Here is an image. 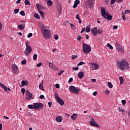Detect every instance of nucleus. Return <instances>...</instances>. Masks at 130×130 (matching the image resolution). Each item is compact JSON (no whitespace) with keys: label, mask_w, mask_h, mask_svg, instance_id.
<instances>
[{"label":"nucleus","mask_w":130,"mask_h":130,"mask_svg":"<svg viewBox=\"0 0 130 130\" xmlns=\"http://www.w3.org/2000/svg\"><path fill=\"white\" fill-rule=\"evenodd\" d=\"M118 65L119 69H120L122 71L127 70L129 67L128 63L125 60H122L120 62H118Z\"/></svg>","instance_id":"nucleus-1"},{"label":"nucleus","mask_w":130,"mask_h":130,"mask_svg":"<svg viewBox=\"0 0 130 130\" xmlns=\"http://www.w3.org/2000/svg\"><path fill=\"white\" fill-rule=\"evenodd\" d=\"M91 48L88 44L84 43L83 44V51L85 54H89L91 52Z\"/></svg>","instance_id":"nucleus-2"},{"label":"nucleus","mask_w":130,"mask_h":130,"mask_svg":"<svg viewBox=\"0 0 130 130\" xmlns=\"http://www.w3.org/2000/svg\"><path fill=\"white\" fill-rule=\"evenodd\" d=\"M26 48L24 50V54L28 56L30 53L32 52V48L29 45V42H25Z\"/></svg>","instance_id":"nucleus-3"},{"label":"nucleus","mask_w":130,"mask_h":130,"mask_svg":"<svg viewBox=\"0 0 130 130\" xmlns=\"http://www.w3.org/2000/svg\"><path fill=\"white\" fill-rule=\"evenodd\" d=\"M69 91L71 93H74V94H79L80 89L78 87H75L73 85H71L69 87Z\"/></svg>","instance_id":"nucleus-4"},{"label":"nucleus","mask_w":130,"mask_h":130,"mask_svg":"<svg viewBox=\"0 0 130 130\" xmlns=\"http://www.w3.org/2000/svg\"><path fill=\"white\" fill-rule=\"evenodd\" d=\"M55 98L58 102L61 105V106H62L64 104V102H63V100H62L60 98L59 96H58V93H55Z\"/></svg>","instance_id":"nucleus-5"},{"label":"nucleus","mask_w":130,"mask_h":130,"mask_svg":"<svg viewBox=\"0 0 130 130\" xmlns=\"http://www.w3.org/2000/svg\"><path fill=\"white\" fill-rule=\"evenodd\" d=\"M115 42H116L115 46H116V50H118V51H119V52H121L122 53H123L124 52L123 49H122V47H121L120 44H119V43H118L117 41H116Z\"/></svg>","instance_id":"nucleus-6"},{"label":"nucleus","mask_w":130,"mask_h":130,"mask_svg":"<svg viewBox=\"0 0 130 130\" xmlns=\"http://www.w3.org/2000/svg\"><path fill=\"white\" fill-rule=\"evenodd\" d=\"M34 107L36 110H37V109H38V110H40V109H42V108H43V104L41 103H35Z\"/></svg>","instance_id":"nucleus-7"},{"label":"nucleus","mask_w":130,"mask_h":130,"mask_svg":"<svg viewBox=\"0 0 130 130\" xmlns=\"http://www.w3.org/2000/svg\"><path fill=\"white\" fill-rule=\"evenodd\" d=\"M20 72V70H19V68H18V66L16 64H13L12 65V73L13 74H15V75H18Z\"/></svg>","instance_id":"nucleus-8"},{"label":"nucleus","mask_w":130,"mask_h":130,"mask_svg":"<svg viewBox=\"0 0 130 130\" xmlns=\"http://www.w3.org/2000/svg\"><path fill=\"white\" fill-rule=\"evenodd\" d=\"M43 33V35H44V38H49L50 37V30L47 29L45 31H44Z\"/></svg>","instance_id":"nucleus-9"},{"label":"nucleus","mask_w":130,"mask_h":130,"mask_svg":"<svg viewBox=\"0 0 130 130\" xmlns=\"http://www.w3.org/2000/svg\"><path fill=\"white\" fill-rule=\"evenodd\" d=\"M25 94L26 95V96L25 97L26 100H30V99H31L32 96V93L30 92L29 90H26Z\"/></svg>","instance_id":"nucleus-10"},{"label":"nucleus","mask_w":130,"mask_h":130,"mask_svg":"<svg viewBox=\"0 0 130 130\" xmlns=\"http://www.w3.org/2000/svg\"><path fill=\"white\" fill-rule=\"evenodd\" d=\"M90 65L92 68V71L98 70V69H99V65L97 63H90Z\"/></svg>","instance_id":"nucleus-11"},{"label":"nucleus","mask_w":130,"mask_h":130,"mask_svg":"<svg viewBox=\"0 0 130 130\" xmlns=\"http://www.w3.org/2000/svg\"><path fill=\"white\" fill-rule=\"evenodd\" d=\"M90 124L92 125V126H96V127H100V126L95 122V119L93 118H91V121L89 122Z\"/></svg>","instance_id":"nucleus-12"},{"label":"nucleus","mask_w":130,"mask_h":130,"mask_svg":"<svg viewBox=\"0 0 130 130\" xmlns=\"http://www.w3.org/2000/svg\"><path fill=\"white\" fill-rule=\"evenodd\" d=\"M101 15L102 17H105L106 15H107V13H106V10H105V8L104 7H102L101 9Z\"/></svg>","instance_id":"nucleus-13"},{"label":"nucleus","mask_w":130,"mask_h":130,"mask_svg":"<svg viewBox=\"0 0 130 130\" xmlns=\"http://www.w3.org/2000/svg\"><path fill=\"white\" fill-rule=\"evenodd\" d=\"M86 4L89 7L90 9H91L92 7L94 6V1L93 0H89L86 2Z\"/></svg>","instance_id":"nucleus-14"},{"label":"nucleus","mask_w":130,"mask_h":130,"mask_svg":"<svg viewBox=\"0 0 130 130\" xmlns=\"http://www.w3.org/2000/svg\"><path fill=\"white\" fill-rule=\"evenodd\" d=\"M104 18L105 20H108V21H111V20H112V16L109 15V13H107Z\"/></svg>","instance_id":"nucleus-15"},{"label":"nucleus","mask_w":130,"mask_h":130,"mask_svg":"<svg viewBox=\"0 0 130 130\" xmlns=\"http://www.w3.org/2000/svg\"><path fill=\"white\" fill-rule=\"evenodd\" d=\"M97 30L98 28L97 27H94L92 29H91V33L94 35V36H97Z\"/></svg>","instance_id":"nucleus-16"},{"label":"nucleus","mask_w":130,"mask_h":130,"mask_svg":"<svg viewBox=\"0 0 130 130\" xmlns=\"http://www.w3.org/2000/svg\"><path fill=\"white\" fill-rule=\"evenodd\" d=\"M41 30L42 31V32H45L46 30H47V27H46V26H45L44 24H41Z\"/></svg>","instance_id":"nucleus-17"},{"label":"nucleus","mask_w":130,"mask_h":130,"mask_svg":"<svg viewBox=\"0 0 130 130\" xmlns=\"http://www.w3.org/2000/svg\"><path fill=\"white\" fill-rule=\"evenodd\" d=\"M49 66L50 67V68H51V69H53V70H55V71H57L58 69H57V68L55 67L54 66V65H53L52 64V63L51 62H49Z\"/></svg>","instance_id":"nucleus-18"},{"label":"nucleus","mask_w":130,"mask_h":130,"mask_svg":"<svg viewBox=\"0 0 130 130\" xmlns=\"http://www.w3.org/2000/svg\"><path fill=\"white\" fill-rule=\"evenodd\" d=\"M0 86L3 88V89H4V90L6 92H8V87H7L6 85H5L4 84L0 82Z\"/></svg>","instance_id":"nucleus-19"},{"label":"nucleus","mask_w":130,"mask_h":130,"mask_svg":"<svg viewBox=\"0 0 130 130\" xmlns=\"http://www.w3.org/2000/svg\"><path fill=\"white\" fill-rule=\"evenodd\" d=\"M77 76L78 78L80 79H83V77H84V72H80L78 73Z\"/></svg>","instance_id":"nucleus-20"},{"label":"nucleus","mask_w":130,"mask_h":130,"mask_svg":"<svg viewBox=\"0 0 130 130\" xmlns=\"http://www.w3.org/2000/svg\"><path fill=\"white\" fill-rule=\"evenodd\" d=\"M56 120L57 122H61L62 121V117L61 116L56 117Z\"/></svg>","instance_id":"nucleus-21"},{"label":"nucleus","mask_w":130,"mask_h":130,"mask_svg":"<svg viewBox=\"0 0 130 130\" xmlns=\"http://www.w3.org/2000/svg\"><path fill=\"white\" fill-rule=\"evenodd\" d=\"M39 87L40 90L44 91V87H43V81H42L41 83L39 84Z\"/></svg>","instance_id":"nucleus-22"},{"label":"nucleus","mask_w":130,"mask_h":130,"mask_svg":"<svg viewBox=\"0 0 130 130\" xmlns=\"http://www.w3.org/2000/svg\"><path fill=\"white\" fill-rule=\"evenodd\" d=\"M36 7L38 12H40V11H41V10H43V7L40 6V5L39 4H37L36 5Z\"/></svg>","instance_id":"nucleus-23"},{"label":"nucleus","mask_w":130,"mask_h":130,"mask_svg":"<svg viewBox=\"0 0 130 130\" xmlns=\"http://www.w3.org/2000/svg\"><path fill=\"white\" fill-rule=\"evenodd\" d=\"M20 30H24L25 29V24H20L18 26Z\"/></svg>","instance_id":"nucleus-24"},{"label":"nucleus","mask_w":130,"mask_h":130,"mask_svg":"<svg viewBox=\"0 0 130 130\" xmlns=\"http://www.w3.org/2000/svg\"><path fill=\"white\" fill-rule=\"evenodd\" d=\"M77 116H78V115L77 114H73L71 116V118L72 119H73V120H75L77 118Z\"/></svg>","instance_id":"nucleus-25"},{"label":"nucleus","mask_w":130,"mask_h":130,"mask_svg":"<svg viewBox=\"0 0 130 130\" xmlns=\"http://www.w3.org/2000/svg\"><path fill=\"white\" fill-rule=\"evenodd\" d=\"M120 80V85H122L123 84V82H124V80L123 79V77L122 76H121L119 77Z\"/></svg>","instance_id":"nucleus-26"},{"label":"nucleus","mask_w":130,"mask_h":130,"mask_svg":"<svg viewBox=\"0 0 130 130\" xmlns=\"http://www.w3.org/2000/svg\"><path fill=\"white\" fill-rule=\"evenodd\" d=\"M39 13H40L41 17H42V18H43V19H44V18L45 17V15H44L43 11H39Z\"/></svg>","instance_id":"nucleus-27"},{"label":"nucleus","mask_w":130,"mask_h":130,"mask_svg":"<svg viewBox=\"0 0 130 130\" xmlns=\"http://www.w3.org/2000/svg\"><path fill=\"white\" fill-rule=\"evenodd\" d=\"M52 1L50 0H48L47 4L49 7H51V6H52Z\"/></svg>","instance_id":"nucleus-28"},{"label":"nucleus","mask_w":130,"mask_h":130,"mask_svg":"<svg viewBox=\"0 0 130 130\" xmlns=\"http://www.w3.org/2000/svg\"><path fill=\"white\" fill-rule=\"evenodd\" d=\"M28 108H29V109H35V108L34 107V103L33 104V105H28Z\"/></svg>","instance_id":"nucleus-29"},{"label":"nucleus","mask_w":130,"mask_h":130,"mask_svg":"<svg viewBox=\"0 0 130 130\" xmlns=\"http://www.w3.org/2000/svg\"><path fill=\"white\" fill-rule=\"evenodd\" d=\"M24 4L25 6H30V5H31L30 2H29L28 0H25Z\"/></svg>","instance_id":"nucleus-30"},{"label":"nucleus","mask_w":130,"mask_h":130,"mask_svg":"<svg viewBox=\"0 0 130 130\" xmlns=\"http://www.w3.org/2000/svg\"><path fill=\"white\" fill-rule=\"evenodd\" d=\"M34 17H35V18H36V19H40V16H39V14H38L37 13L35 14Z\"/></svg>","instance_id":"nucleus-31"},{"label":"nucleus","mask_w":130,"mask_h":130,"mask_svg":"<svg viewBox=\"0 0 130 130\" xmlns=\"http://www.w3.org/2000/svg\"><path fill=\"white\" fill-rule=\"evenodd\" d=\"M108 86L109 88H110L111 89L113 87V85H112V83H111V82H108Z\"/></svg>","instance_id":"nucleus-32"},{"label":"nucleus","mask_w":130,"mask_h":130,"mask_svg":"<svg viewBox=\"0 0 130 130\" xmlns=\"http://www.w3.org/2000/svg\"><path fill=\"white\" fill-rule=\"evenodd\" d=\"M61 11H62V9H61V7H59V9H58V16H59V14H61Z\"/></svg>","instance_id":"nucleus-33"},{"label":"nucleus","mask_w":130,"mask_h":130,"mask_svg":"<svg viewBox=\"0 0 130 130\" xmlns=\"http://www.w3.org/2000/svg\"><path fill=\"white\" fill-rule=\"evenodd\" d=\"M20 15H21V16L24 17V16H25V12H24V11H20Z\"/></svg>","instance_id":"nucleus-34"},{"label":"nucleus","mask_w":130,"mask_h":130,"mask_svg":"<svg viewBox=\"0 0 130 130\" xmlns=\"http://www.w3.org/2000/svg\"><path fill=\"white\" fill-rule=\"evenodd\" d=\"M27 84V82H26L24 80H22L21 81V84L22 85V86H26Z\"/></svg>","instance_id":"nucleus-35"},{"label":"nucleus","mask_w":130,"mask_h":130,"mask_svg":"<svg viewBox=\"0 0 130 130\" xmlns=\"http://www.w3.org/2000/svg\"><path fill=\"white\" fill-rule=\"evenodd\" d=\"M107 46L108 47H109V48H110V49H113V47H112V46L111 45H110V44L108 43L107 44Z\"/></svg>","instance_id":"nucleus-36"},{"label":"nucleus","mask_w":130,"mask_h":130,"mask_svg":"<svg viewBox=\"0 0 130 130\" xmlns=\"http://www.w3.org/2000/svg\"><path fill=\"white\" fill-rule=\"evenodd\" d=\"M33 59L34 60H36L37 59V54H35L33 55Z\"/></svg>","instance_id":"nucleus-37"},{"label":"nucleus","mask_w":130,"mask_h":130,"mask_svg":"<svg viewBox=\"0 0 130 130\" xmlns=\"http://www.w3.org/2000/svg\"><path fill=\"white\" fill-rule=\"evenodd\" d=\"M85 62L81 61L77 64V66H83V64H85Z\"/></svg>","instance_id":"nucleus-38"},{"label":"nucleus","mask_w":130,"mask_h":130,"mask_svg":"<svg viewBox=\"0 0 130 130\" xmlns=\"http://www.w3.org/2000/svg\"><path fill=\"white\" fill-rule=\"evenodd\" d=\"M90 31H91V28H90L89 27H86V32H90Z\"/></svg>","instance_id":"nucleus-39"},{"label":"nucleus","mask_w":130,"mask_h":130,"mask_svg":"<svg viewBox=\"0 0 130 130\" xmlns=\"http://www.w3.org/2000/svg\"><path fill=\"white\" fill-rule=\"evenodd\" d=\"M64 72L63 70H61L58 73V76H60Z\"/></svg>","instance_id":"nucleus-40"},{"label":"nucleus","mask_w":130,"mask_h":130,"mask_svg":"<svg viewBox=\"0 0 130 130\" xmlns=\"http://www.w3.org/2000/svg\"><path fill=\"white\" fill-rule=\"evenodd\" d=\"M115 2H116V0H111L110 2L111 5L114 4Z\"/></svg>","instance_id":"nucleus-41"},{"label":"nucleus","mask_w":130,"mask_h":130,"mask_svg":"<svg viewBox=\"0 0 130 130\" xmlns=\"http://www.w3.org/2000/svg\"><path fill=\"white\" fill-rule=\"evenodd\" d=\"M121 102L123 105H125V104H126V101H125V100H122Z\"/></svg>","instance_id":"nucleus-42"},{"label":"nucleus","mask_w":130,"mask_h":130,"mask_svg":"<svg viewBox=\"0 0 130 130\" xmlns=\"http://www.w3.org/2000/svg\"><path fill=\"white\" fill-rule=\"evenodd\" d=\"M75 4H76V5H79V4H80V0H76L75 1Z\"/></svg>","instance_id":"nucleus-43"},{"label":"nucleus","mask_w":130,"mask_h":130,"mask_svg":"<svg viewBox=\"0 0 130 130\" xmlns=\"http://www.w3.org/2000/svg\"><path fill=\"white\" fill-rule=\"evenodd\" d=\"M26 62H27V61H26V60H23L21 61L22 64H26Z\"/></svg>","instance_id":"nucleus-44"},{"label":"nucleus","mask_w":130,"mask_h":130,"mask_svg":"<svg viewBox=\"0 0 130 130\" xmlns=\"http://www.w3.org/2000/svg\"><path fill=\"white\" fill-rule=\"evenodd\" d=\"M82 37L81 36H78V37L77 38V40H78V41H81L82 40Z\"/></svg>","instance_id":"nucleus-45"},{"label":"nucleus","mask_w":130,"mask_h":130,"mask_svg":"<svg viewBox=\"0 0 130 130\" xmlns=\"http://www.w3.org/2000/svg\"><path fill=\"white\" fill-rule=\"evenodd\" d=\"M19 13V9H15L14 10V14H18Z\"/></svg>","instance_id":"nucleus-46"},{"label":"nucleus","mask_w":130,"mask_h":130,"mask_svg":"<svg viewBox=\"0 0 130 130\" xmlns=\"http://www.w3.org/2000/svg\"><path fill=\"white\" fill-rule=\"evenodd\" d=\"M77 7H78V5L76 4V3H74L73 6V9H76V8H77Z\"/></svg>","instance_id":"nucleus-47"},{"label":"nucleus","mask_w":130,"mask_h":130,"mask_svg":"<svg viewBox=\"0 0 130 130\" xmlns=\"http://www.w3.org/2000/svg\"><path fill=\"white\" fill-rule=\"evenodd\" d=\"M70 25H71V28H72V29H75V25L72 24L71 23H70Z\"/></svg>","instance_id":"nucleus-48"},{"label":"nucleus","mask_w":130,"mask_h":130,"mask_svg":"<svg viewBox=\"0 0 130 130\" xmlns=\"http://www.w3.org/2000/svg\"><path fill=\"white\" fill-rule=\"evenodd\" d=\"M26 92V89L25 88H21V92L24 94Z\"/></svg>","instance_id":"nucleus-49"},{"label":"nucleus","mask_w":130,"mask_h":130,"mask_svg":"<svg viewBox=\"0 0 130 130\" xmlns=\"http://www.w3.org/2000/svg\"><path fill=\"white\" fill-rule=\"evenodd\" d=\"M77 57H78V56L77 55H73L72 58V59H76V58H77Z\"/></svg>","instance_id":"nucleus-50"},{"label":"nucleus","mask_w":130,"mask_h":130,"mask_svg":"<svg viewBox=\"0 0 130 130\" xmlns=\"http://www.w3.org/2000/svg\"><path fill=\"white\" fill-rule=\"evenodd\" d=\"M32 35H33V34H32V33L28 34L27 35L28 38H30V37H32Z\"/></svg>","instance_id":"nucleus-51"},{"label":"nucleus","mask_w":130,"mask_h":130,"mask_svg":"<svg viewBox=\"0 0 130 130\" xmlns=\"http://www.w3.org/2000/svg\"><path fill=\"white\" fill-rule=\"evenodd\" d=\"M54 38L55 40H57L58 39V35H55L54 37Z\"/></svg>","instance_id":"nucleus-52"},{"label":"nucleus","mask_w":130,"mask_h":130,"mask_svg":"<svg viewBox=\"0 0 130 130\" xmlns=\"http://www.w3.org/2000/svg\"><path fill=\"white\" fill-rule=\"evenodd\" d=\"M48 105H49V107H51L52 105V102H50L48 103Z\"/></svg>","instance_id":"nucleus-53"},{"label":"nucleus","mask_w":130,"mask_h":130,"mask_svg":"<svg viewBox=\"0 0 130 130\" xmlns=\"http://www.w3.org/2000/svg\"><path fill=\"white\" fill-rule=\"evenodd\" d=\"M130 13V11L129 10H125L124 14H129Z\"/></svg>","instance_id":"nucleus-54"},{"label":"nucleus","mask_w":130,"mask_h":130,"mask_svg":"<svg viewBox=\"0 0 130 130\" xmlns=\"http://www.w3.org/2000/svg\"><path fill=\"white\" fill-rule=\"evenodd\" d=\"M101 29H97V34H101Z\"/></svg>","instance_id":"nucleus-55"},{"label":"nucleus","mask_w":130,"mask_h":130,"mask_svg":"<svg viewBox=\"0 0 130 130\" xmlns=\"http://www.w3.org/2000/svg\"><path fill=\"white\" fill-rule=\"evenodd\" d=\"M41 66H42V63L40 62V63H39L37 65V67L38 68H39V67H41Z\"/></svg>","instance_id":"nucleus-56"},{"label":"nucleus","mask_w":130,"mask_h":130,"mask_svg":"<svg viewBox=\"0 0 130 130\" xmlns=\"http://www.w3.org/2000/svg\"><path fill=\"white\" fill-rule=\"evenodd\" d=\"M76 18L77 20H80V16L79 15V14H77L76 15Z\"/></svg>","instance_id":"nucleus-57"},{"label":"nucleus","mask_w":130,"mask_h":130,"mask_svg":"<svg viewBox=\"0 0 130 130\" xmlns=\"http://www.w3.org/2000/svg\"><path fill=\"white\" fill-rule=\"evenodd\" d=\"M122 19L123 20H125V15H124V14H123V12L122 13Z\"/></svg>","instance_id":"nucleus-58"},{"label":"nucleus","mask_w":130,"mask_h":130,"mask_svg":"<svg viewBox=\"0 0 130 130\" xmlns=\"http://www.w3.org/2000/svg\"><path fill=\"white\" fill-rule=\"evenodd\" d=\"M105 94H106V95H109V93H110V91L109 90H106L105 92Z\"/></svg>","instance_id":"nucleus-59"},{"label":"nucleus","mask_w":130,"mask_h":130,"mask_svg":"<svg viewBox=\"0 0 130 130\" xmlns=\"http://www.w3.org/2000/svg\"><path fill=\"white\" fill-rule=\"evenodd\" d=\"M116 3H122L123 0H116Z\"/></svg>","instance_id":"nucleus-60"},{"label":"nucleus","mask_w":130,"mask_h":130,"mask_svg":"<svg viewBox=\"0 0 130 130\" xmlns=\"http://www.w3.org/2000/svg\"><path fill=\"white\" fill-rule=\"evenodd\" d=\"M73 70H75V71H78L79 70V67H76V68H73Z\"/></svg>","instance_id":"nucleus-61"},{"label":"nucleus","mask_w":130,"mask_h":130,"mask_svg":"<svg viewBox=\"0 0 130 130\" xmlns=\"http://www.w3.org/2000/svg\"><path fill=\"white\" fill-rule=\"evenodd\" d=\"M73 82V78H70L69 80V83Z\"/></svg>","instance_id":"nucleus-62"},{"label":"nucleus","mask_w":130,"mask_h":130,"mask_svg":"<svg viewBox=\"0 0 130 130\" xmlns=\"http://www.w3.org/2000/svg\"><path fill=\"white\" fill-rule=\"evenodd\" d=\"M40 99H43L44 98V95H41L39 97Z\"/></svg>","instance_id":"nucleus-63"},{"label":"nucleus","mask_w":130,"mask_h":130,"mask_svg":"<svg viewBox=\"0 0 130 130\" xmlns=\"http://www.w3.org/2000/svg\"><path fill=\"white\" fill-rule=\"evenodd\" d=\"M55 87H56V88H59V84H56V85H55Z\"/></svg>","instance_id":"nucleus-64"}]
</instances>
